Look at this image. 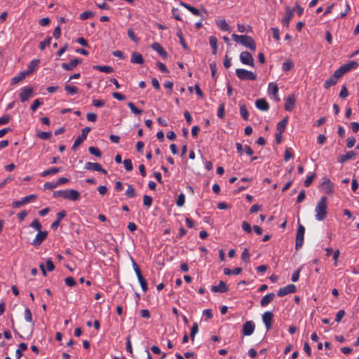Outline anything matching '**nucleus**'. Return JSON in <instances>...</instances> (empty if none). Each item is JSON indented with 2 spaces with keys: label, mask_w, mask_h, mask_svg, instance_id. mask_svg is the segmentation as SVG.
Wrapping results in <instances>:
<instances>
[{
  "label": "nucleus",
  "mask_w": 359,
  "mask_h": 359,
  "mask_svg": "<svg viewBox=\"0 0 359 359\" xmlns=\"http://www.w3.org/2000/svg\"><path fill=\"white\" fill-rule=\"evenodd\" d=\"M180 4L181 6H182L183 7L186 8L188 11H189L194 15L200 16L201 15L200 11L198 8H196L188 4L184 3L183 1H180Z\"/></svg>",
  "instance_id": "obj_27"
},
{
  "label": "nucleus",
  "mask_w": 359,
  "mask_h": 359,
  "mask_svg": "<svg viewBox=\"0 0 359 359\" xmlns=\"http://www.w3.org/2000/svg\"><path fill=\"white\" fill-rule=\"evenodd\" d=\"M51 39H52L50 36H48L44 41H41L39 43L40 50H43L46 48V46H48L50 44Z\"/></svg>",
  "instance_id": "obj_43"
},
{
  "label": "nucleus",
  "mask_w": 359,
  "mask_h": 359,
  "mask_svg": "<svg viewBox=\"0 0 359 359\" xmlns=\"http://www.w3.org/2000/svg\"><path fill=\"white\" fill-rule=\"evenodd\" d=\"M216 23L221 30L225 32L230 31V26L226 23L225 20H218L216 21Z\"/></svg>",
  "instance_id": "obj_31"
},
{
  "label": "nucleus",
  "mask_w": 359,
  "mask_h": 359,
  "mask_svg": "<svg viewBox=\"0 0 359 359\" xmlns=\"http://www.w3.org/2000/svg\"><path fill=\"white\" fill-rule=\"evenodd\" d=\"M93 68L94 69L98 70L102 72L107 73V74L113 73L114 71L112 67L107 66V65H104V66L94 65L93 67Z\"/></svg>",
  "instance_id": "obj_29"
},
{
  "label": "nucleus",
  "mask_w": 359,
  "mask_h": 359,
  "mask_svg": "<svg viewBox=\"0 0 359 359\" xmlns=\"http://www.w3.org/2000/svg\"><path fill=\"white\" fill-rule=\"evenodd\" d=\"M33 95L32 88H25L20 92L19 96L22 102H25L29 100Z\"/></svg>",
  "instance_id": "obj_16"
},
{
  "label": "nucleus",
  "mask_w": 359,
  "mask_h": 359,
  "mask_svg": "<svg viewBox=\"0 0 359 359\" xmlns=\"http://www.w3.org/2000/svg\"><path fill=\"white\" fill-rule=\"evenodd\" d=\"M245 39H243L241 44L249 48L251 50L255 51L256 49V43L254 39L248 35H244Z\"/></svg>",
  "instance_id": "obj_15"
},
{
  "label": "nucleus",
  "mask_w": 359,
  "mask_h": 359,
  "mask_svg": "<svg viewBox=\"0 0 359 359\" xmlns=\"http://www.w3.org/2000/svg\"><path fill=\"white\" fill-rule=\"evenodd\" d=\"M341 77V76L340 75V74L338 72L337 70H336L334 72L333 75L330 79H327L325 81L323 84L324 88L325 89H328L331 86H334Z\"/></svg>",
  "instance_id": "obj_7"
},
{
  "label": "nucleus",
  "mask_w": 359,
  "mask_h": 359,
  "mask_svg": "<svg viewBox=\"0 0 359 359\" xmlns=\"http://www.w3.org/2000/svg\"><path fill=\"white\" fill-rule=\"evenodd\" d=\"M293 13L291 8L289 6L286 7L285 13L282 19V22L287 27L289 26L290 22L292 18Z\"/></svg>",
  "instance_id": "obj_20"
},
{
  "label": "nucleus",
  "mask_w": 359,
  "mask_h": 359,
  "mask_svg": "<svg viewBox=\"0 0 359 359\" xmlns=\"http://www.w3.org/2000/svg\"><path fill=\"white\" fill-rule=\"evenodd\" d=\"M224 107H225V104L224 103H222L219 108H218V110H217V116L219 118H223L224 117Z\"/></svg>",
  "instance_id": "obj_53"
},
{
  "label": "nucleus",
  "mask_w": 359,
  "mask_h": 359,
  "mask_svg": "<svg viewBox=\"0 0 359 359\" xmlns=\"http://www.w3.org/2000/svg\"><path fill=\"white\" fill-rule=\"evenodd\" d=\"M94 16V13L90 11H85L80 15V19L82 20H87Z\"/></svg>",
  "instance_id": "obj_44"
},
{
  "label": "nucleus",
  "mask_w": 359,
  "mask_h": 359,
  "mask_svg": "<svg viewBox=\"0 0 359 359\" xmlns=\"http://www.w3.org/2000/svg\"><path fill=\"white\" fill-rule=\"evenodd\" d=\"M210 290L212 292H227L229 290L228 287L223 280H220L217 285H212Z\"/></svg>",
  "instance_id": "obj_17"
},
{
  "label": "nucleus",
  "mask_w": 359,
  "mask_h": 359,
  "mask_svg": "<svg viewBox=\"0 0 359 359\" xmlns=\"http://www.w3.org/2000/svg\"><path fill=\"white\" fill-rule=\"evenodd\" d=\"M65 284L69 287H73L74 286L76 283L75 281V280L74 279V278L69 276V277H67L65 279Z\"/></svg>",
  "instance_id": "obj_59"
},
{
  "label": "nucleus",
  "mask_w": 359,
  "mask_h": 359,
  "mask_svg": "<svg viewBox=\"0 0 359 359\" xmlns=\"http://www.w3.org/2000/svg\"><path fill=\"white\" fill-rule=\"evenodd\" d=\"M52 136V133L50 132H39L37 133V137L42 140H48Z\"/></svg>",
  "instance_id": "obj_45"
},
{
  "label": "nucleus",
  "mask_w": 359,
  "mask_h": 359,
  "mask_svg": "<svg viewBox=\"0 0 359 359\" xmlns=\"http://www.w3.org/2000/svg\"><path fill=\"white\" fill-rule=\"evenodd\" d=\"M287 122H288V117L286 116L277 123L276 130L280 133H283L285 131V129Z\"/></svg>",
  "instance_id": "obj_30"
},
{
  "label": "nucleus",
  "mask_w": 359,
  "mask_h": 359,
  "mask_svg": "<svg viewBox=\"0 0 359 359\" xmlns=\"http://www.w3.org/2000/svg\"><path fill=\"white\" fill-rule=\"evenodd\" d=\"M355 143V138L353 136L348 137L346 140V147L348 148H351L354 146Z\"/></svg>",
  "instance_id": "obj_60"
},
{
  "label": "nucleus",
  "mask_w": 359,
  "mask_h": 359,
  "mask_svg": "<svg viewBox=\"0 0 359 359\" xmlns=\"http://www.w3.org/2000/svg\"><path fill=\"white\" fill-rule=\"evenodd\" d=\"M356 155H357V154L355 151H349L346 152L345 154L340 155L338 157L337 160H338V162H339L341 163H344L346 161L355 157Z\"/></svg>",
  "instance_id": "obj_19"
},
{
  "label": "nucleus",
  "mask_w": 359,
  "mask_h": 359,
  "mask_svg": "<svg viewBox=\"0 0 359 359\" xmlns=\"http://www.w3.org/2000/svg\"><path fill=\"white\" fill-rule=\"evenodd\" d=\"M126 195L128 198H133L136 196L135 190L131 184L127 185Z\"/></svg>",
  "instance_id": "obj_38"
},
{
  "label": "nucleus",
  "mask_w": 359,
  "mask_h": 359,
  "mask_svg": "<svg viewBox=\"0 0 359 359\" xmlns=\"http://www.w3.org/2000/svg\"><path fill=\"white\" fill-rule=\"evenodd\" d=\"M198 332V325L197 323H194L192 325L190 332V338L192 341L195 339V335Z\"/></svg>",
  "instance_id": "obj_40"
},
{
  "label": "nucleus",
  "mask_w": 359,
  "mask_h": 359,
  "mask_svg": "<svg viewBox=\"0 0 359 359\" xmlns=\"http://www.w3.org/2000/svg\"><path fill=\"white\" fill-rule=\"evenodd\" d=\"M296 99L294 95L288 96L285 100V109L287 111H291L295 105Z\"/></svg>",
  "instance_id": "obj_18"
},
{
  "label": "nucleus",
  "mask_w": 359,
  "mask_h": 359,
  "mask_svg": "<svg viewBox=\"0 0 359 359\" xmlns=\"http://www.w3.org/2000/svg\"><path fill=\"white\" fill-rule=\"evenodd\" d=\"M88 151L92 155L96 157L100 158L102 156V152L97 147H90Z\"/></svg>",
  "instance_id": "obj_42"
},
{
  "label": "nucleus",
  "mask_w": 359,
  "mask_h": 359,
  "mask_svg": "<svg viewBox=\"0 0 359 359\" xmlns=\"http://www.w3.org/2000/svg\"><path fill=\"white\" fill-rule=\"evenodd\" d=\"M348 95V91L346 87V86H342L341 91L339 93V97L342 99L346 98Z\"/></svg>",
  "instance_id": "obj_57"
},
{
  "label": "nucleus",
  "mask_w": 359,
  "mask_h": 359,
  "mask_svg": "<svg viewBox=\"0 0 359 359\" xmlns=\"http://www.w3.org/2000/svg\"><path fill=\"white\" fill-rule=\"evenodd\" d=\"M209 42L212 48L217 47V39L215 36H210Z\"/></svg>",
  "instance_id": "obj_64"
},
{
  "label": "nucleus",
  "mask_w": 359,
  "mask_h": 359,
  "mask_svg": "<svg viewBox=\"0 0 359 359\" xmlns=\"http://www.w3.org/2000/svg\"><path fill=\"white\" fill-rule=\"evenodd\" d=\"M315 211L316 212V218L318 221L325 219L327 215V197L323 196L318 201Z\"/></svg>",
  "instance_id": "obj_1"
},
{
  "label": "nucleus",
  "mask_w": 359,
  "mask_h": 359,
  "mask_svg": "<svg viewBox=\"0 0 359 359\" xmlns=\"http://www.w3.org/2000/svg\"><path fill=\"white\" fill-rule=\"evenodd\" d=\"M240 60L243 65L255 67V62L252 55L248 51H243L240 54Z\"/></svg>",
  "instance_id": "obj_5"
},
{
  "label": "nucleus",
  "mask_w": 359,
  "mask_h": 359,
  "mask_svg": "<svg viewBox=\"0 0 359 359\" xmlns=\"http://www.w3.org/2000/svg\"><path fill=\"white\" fill-rule=\"evenodd\" d=\"M242 271V268L241 267H236L233 270H231L229 268H224V273L226 276H230V275H238L240 274Z\"/></svg>",
  "instance_id": "obj_33"
},
{
  "label": "nucleus",
  "mask_w": 359,
  "mask_h": 359,
  "mask_svg": "<svg viewBox=\"0 0 359 359\" xmlns=\"http://www.w3.org/2000/svg\"><path fill=\"white\" fill-rule=\"evenodd\" d=\"M48 232L46 231H39L35 238L31 244L34 246H39L47 238Z\"/></svg>",
  "instance_id": "obj_8"
},
{
  "label": "nucleus",
  "mask_w": 359,
  "mask_h": 359,
  "mask_svg": "<svg viewBox=\"0 0 359 359\" xmlns=\"http://www.w3.org/2000/svg\"><path fill=\"white\" fill-rule=\"evenodd\" d=\"M43 104V102L39 100V99H36L35 100L33 103L32 104L31 107H30V109L34 111L36 110V109L40 107L41 104Z\"/></svg>",
  "instance_id": "obj_55"
},
{
  "label": "nucleus",
  "mask_w": 359,
  "mask_h": 359,
  "mask_svg": "<svg viewBox=\"0 0 359 359\" xmlns=\"http://www.w3.org/2000/svg\"><path fill=\"white\" fill-rule=\"evenodd\" d=\"M29 76L26 71L21 72L18 75L14 76L11 80V85H15Z\"/></svg>",
  "instance_id": "obj_28"
},
{
  "label": "nucleus",
  "mask_w": 359,
  "mask_h": 359,
  "mask_svg": "<svg viewBox=\"0 0 359 359\" xmlns=\"http://www.w3.org/2000/svg\"><path fill=\"white\" fill-rule=\"evenodd\" d=\"M40 61L38 59L32 60L27 66V70H25L29 75L32 74L37 68Z\"/></svg>",
  "instance_id": "obj_26"
},
{
  "label": "nucleus",
  "mask_w": 359,
  "mask_h": 359,
  "mask_svg": "<svg viewBox=\"0 0 359 359\" xmlns=\"http://www.w3.org/2000/svg\"><path fill=\"white\" fill-rule=\"evenodd\" d=\"M358 63L356 61H351L347 64H345L341 66L338 69V72L340 74L341 76H343L348 71L355 69L358 67Z\"/></svg>",
  "instance_id": "obj_6"
},
{
  "label": "nucleus",
  "mask_w": 359,
  "mask_h": 359,
  "mask_svg": "<svg viewBox=\"0 0 359 359\" xmlns=\"http://www.w3.org/2000/svg\"><path fill=\"white\" fill-rule=\"evenodd\" d=\"M255 328V325L252 321H247L243 325L242 333L245 336L251 335L254 332Z\"/></svg>",
  "instance_id": "obj_11"
},
{
  "label": "nucleus",
  "mask_w": 359,
  "mask_h": 359,
  "mask_svg": "<svg viewBox=\"0 0 359 359\" xmlns=\"http://www.w3.org/2000/svg\"><path fill=\"white\" fill-rule=\"evenodd\" d=\"M65 90L68 94L70 95H74L79 92V88L77 87L70 85H65Z\"/></svg>",
  "instance_id": "obj_39"
},
{
  "label": "nucleus",
  "mask_w": 359,
  "mask_h": 359,
  "mask_svg": "<svg viewBox=\"0 0 359 359\" xmlns=\"http://www.w3.org/2000/svg\"><path fill=\"white\" fill-rule=\"evenodd\" d=\"M60 171V168H56V167H53V168H50L46 170H44L41 174V177H46L47 175H54L55 173H57Z\"/></svg>",
  "instance_id": "obj_34"
},
{
  "label": "nucleus",
  "mask_w": 359,
  "mask_h": 359,
  "mask_svg": "<svg viewBox=\"0 0 359 359\" xmlns=\"http://www.w3.org/2000/svg\"><path fill=\"white\" fill-rule=\"evenodd\" d=\"M242 229L247 233H250L252 232L250 224L245 221L242 222Z\"/></svg>",
  "instance_id": "obj_61"
},
{
  "label": "nucleus",
  "mask_w": 359,
  "mask_h": 359,
  "mask_svg": "<svg viewBox=\"0 0 359 359\" xmlns=\"http://www.w3.org/2000/svg\"><path fill=\"white\" fill-rule=\"evenodd\" d=\"M85 169L88 170H94L100 172L104 175L107 174V171L104 169L102 165L98 163H92V162H87L85 164Z\"/></svg>",
  "instance_id": "obj_9"
},
{
  "label": "nucleus",
  "mask_w": 359,
  "mask_h": 359,
  "mask_svg": "<svg viewBox=\"0 0 359 359\" xmlns=\"http://www.w3.org/2000/svg\"><path fill=\"white\" fill-rule=\"evenodd\" d=\"M275 298V294L274 293H269L264 297H262V299L260 301V305L262 307L266 306L269 303H271Z\"/></svg>",
  "instance_id": "obj_24"
},
{
  "label": "nucleus",
  "mask_w": 359,
  "mask_h": 359,
  "mask_svg": "<svg viewBox=\"0 0 359 359\" xmlns=\"http://www.w3.org/2000/svg\"><path fill=\"white\" fill-rule=\"evenodd\" d=\"M296 290V286L293 284H290L284 287L280 288L277 292V295L278 297H283L288 294L294 293Z\"/></svg>",
  "instance_id": "obj_10"
},
{
  "label": "nucleus",
  "mask_w": 359,
  "mask_h": 359,
  "mask_svg": "<svg viewBox=\"0 0 359 359\" xmlns=\"http://www.w3.org/2000/svg\"><path fill=\"white\" fill-rule=\"evenodd\" d=\"M144 58L142 55L137 52H133L131 55L130 62L138 65L144 64Z\"/></svg>",
  "instance_id": "obj_23"
},
{
  "label": "nucleus",
  "mask_w": 359,
  "mask_h": 359,
  "mask_svg": "<svg viewBox=\"0 0 359 359\" xmlns=\"http://www.w3.org/2000/svg\"><path fill=\"white\" fill-rule=\"evenodd\" d=\"M316 176V173H313L311 175L308 176L304 181V186L306 187H309L314 180Z\"/></svg>",
  "instance_id": "obj_47"
},
{
  "label": "nucleus",
  "mask_w": 359,
  "mask_h": 359,
  "mask_svg": "<svg viewBox=\"0 0 359 359\" xmlns=\"http://www.w3.org/2000/svg\"><path fill=\"white\" fill-rule=\"evenodd\" d=\"M322 189L327 194H332L333 193V184L327 177L323 178V182L321 184Z\"/></svg>",
  "instance_id": "obj_14"
},
{
  "label": "nucleus",
  "mask_w": 359,
  "mask_h": 359,
  "mask_svg": "<svg viewBox=\"0 0 359 359\" xmlns=\"http://www.w3.org/2000/svg\"><path fill=\"white\" fill-rule=\"evenodd\" d=\"M240 113L244 120L247 121L248 119L249 113L244 104H240Z\"/></svg>",
  "instance_id": "obj_37"
},
{
  "label": "nucleus",
  "mask_w": 359,
  "mask_h": 359,
  "mask_svg": "<svg viewBox=\"0 0 359 359\" xmlns=\"http://www.w3.org/2000/svg\"><path fill=\"white\" fill-rule=\"evenodd\" d=\"M241 259L242 260L245 262L248 263L250 261V253L247 248H245L244 250L242 252L241 255Z\"/></svg>",
  "instance_id": "obj_46"
},
{
  "label": "nucleus",
  "mask_w": 359,
  "mask_h": 359,
  "mask_svg": "<svg viewBox=\"0 0 359 359\" xmlns=\"http://www.w3.org/2000/svg\"><path fill=\"white\" fill-rule=\"evenodd\" d=\"M294 67V63L292 60H287L286 62L283 63L282 69L284 72H288L292 69Z\"/></svg>",
  "instance_id": "obj_35"
},
{
  "label": "nucleus",
  "mask_w": 359,
  "mask_h": 359,
  "mask_svg": "<svg viewBox=\"0 0 359 359\" xmlns=\"http://www.w3.org/2000/svg\"><path fill=\"white\" fill-rule=\"evenodd\" d=\"M138 281L140 284V286L144 292H147L148 290L147 283L145 278L143 277L142 273H139L137 275Z\"/></svg>",
  "instance_id": "obj_32"
},
{
  "label": "nucleus",
  "mask_w": 359,
  "mask_h": 359,
  "mask_svg": "<svg viewBox=\"0 0 359 359\" xmlns=\"http://www.w3.org/2000/svg\"><path fill=\"white\" fill-rule=\"evenodd\" d=\"M177 36L180 39V42L182 45V46L183 47V48L184 50H188L189 48H188V46L187 44L186 43L185 41H184V39L183 37V34H182V32L181 31L180 29H179L177 32Z\"/></svg>",
  "instance_id": "obj_36"
},
{
  "label": "nucleus",
  "mask_w": 359,
  "mask_h": 359,
  "mask_svg": "<svg viewBox=\"0 0 359 359\" xmlns=\"http://www.w3.org/2000/svg\"><path fill=\"white\" fill-rule=\"evenodd\" d=\"M273 318V315L271 311H266L262 315V320L267 330H269L271 328Z\"/></svg>",
  "instance_id": "obj_12"
},
{
  "label": "nucleus",
  "mask_w": 359,
  "mask_h": 359,
  "mask_svg": "<svg viewBox=\"0 0 359 359\" xmlns=\"http://www.w3.org/2000/svg\"><path fill=\"white\" fill-rule=\"evenodd\" d=\"M236 75L242 81H255L257 79V75L254 72L244 69H236Z\"/></svg>",
  "instance_id": "obj_3"
},
{
  "label": "nucleus",
  "mask_w": 359,
  "mask_h": 359,
  "mask_svg": "<svg viewBox=\"0 0 359 359\" xmlns=\"http://www.w3.org/2000/svg\"><path fill=\"white\" fill-rule=\"evenodd\" d=\"M123 164H124V167H125V169L127 170V171H131L133 170V163H132V161L130 159L128 158V159H125L123 161Z\"/></svg>",
  "instance_id": "obj_54"
},
{
  "label": "nucleus",
  "mask_w": 359,
  "mask_h": 359,
  "mask_svg": "<svg viewBox=\"0 0 359 359\" xmlns=\"http://www.w3.org/2000/svg\"><path fill=\"white\" fill-rule=\"evenodd\" d=\"M152 198L150 196L144 195L143 197V204L146 207H150L152 204Z\"/></svg>",
  "instance_id": "obj_48"
},
{
  "label": "nucleus",
  "mask_w": 359,
  "mask_h": 359,
  "mask_svg": "<svg viewBox=\"0 0 359 359\" xmlns=\"http://www.w3.org/2000/svg\"><path fill=\"white\" fill-rule=\"evenodd\" d=\"M278 85L273 82L270 83L269 84V88H268L269 95H273V96H275L276 100L278 102L280 100V98L278 97Z\"/></svg>",
  "instance_id": "obj_21"
},
{
  "label": "nucleus",
  "mask_w": 359,
  "mask_h": 359,
  "mask_svg": "<svg viewBox=\"0 0 359 359\" xmlns=\"http://www.w3.org/2000/svg\"><path fill=\"white\" fill-rule=\"evenodd\" d=\"M128 36L135 43H137L139 41V39L135 36L134 31L132 28L128 29Z\"/></svg>",
  "instance_id": "obj_49"
},
{
  "label": "nucleus",
  "mask_w": 359,
  "mask_h": 359,
  "mask_svg": "<svg viewBox=\"0 0 359 359\" xmlns=\"http://www.w3.org/2000/svg\"><path fill=\"white\" fill-rule=\"evenodd\" d=\"M210 68L211 70L212 76L214 79H216L217 78V65H216V63L215 62L210 63Z\"/></svg>",
  "instance_id": "obj_56"
},
{
  "label": "nucleus",
  "mask_w": 359,
  "mask_h": 359,
  "mask_svg": "<svg viewBox=\"0 0 359 359\" xmlns=\"http://www.w3.org/2000/svg\"><path fill=\"white\" fill-rule=\"evenodd\" d=\"M156 65H157V67H158V69H160V71L161 72H163V73H168L169 72V70L168 69V68L166 67V66L163 63H162L161 62H158L156 63Z\"/></svg>",
  "instance_id": "obj_62"
},
{
  "label": "nucleus",
  "mask_w": 359,
  "mask_h": 359,
  "mask_svg": "<svg viewBox=\"0 0 359 359\" xmlns=\"http://www.w3.org/2000/svg\"><path fill=\"white\" fill-rule=\"evenodd\" d=\"M81 62L82 60L77 57L70 60L69 63H62L61 67L66 71H71L73 70L79 64L81 63Z\"/></svg>",
  "instance_id": "obj_13"
},
{
  "label": "nucleus",
  "mask_w": 359,
  "mask_h": 359,
  "mask_svg": "<svg viewBox=\"0 0 359 359\" xmlns=\"http://www.w3.org/2000/svg\"><path fill=\"white\" fill-rule=\"evenodd\" d=\"M25 318L27 322L32 323V316L29 309L26 308L25 310Z\"/></svg>",
  "instance_id": "obj_58"
},
{
  "label": "nucleus",
  "mask_w": 359,
  "mask_h": 359,
  "mask_svg": "<svg viewBox=\"0 0 359 359\" xmlns=\"http://www.w3.org/2000/svg\"><path fill=\"white\" fill-rule=\"evenodd\" d=\"M255 105L257 108L262 111H267L269 109V103L264 98L257 100L255 102Z\"/></svg>",
  "instance_id": "obj_22"
},
{
  "label": "nucleus",
  "mask_w": 359,
  "mask_h": 359,
  "mask_svg": "<svg viewBox=\"0 0 359 359\" xmlns=\"http://www.w3.org/2000/svg\"><path fill=\"white\" fill-rule=\"evenodd\" d=\"M185 203V196L184 194H180L177 199L176 204L177 206L181 207Z\"/></svg>",
  "instance_id": "obj_52"
},
{
  "label": "nucleus",
  "mask_w": 359,
  "mask_h": 359,
  "mask_svg": "<svg viewBox=\"0 0 359 359\" xmlns=\"http://www.w3.org/2000/svg\"><path fill=\"white\" fill-rule=\"evenodd\" d=\"M304 232L305 228L302 224H299L295 239L296 250L299 249L303 245Z\"/></svg>",
  "instance_id": "obj_4"
},
{
  "label": "nucleus",
  "mask_w": 359,
  "mask_h": 359,
  "mask_svg": "<svg viewBox=\"0 0 359 359\" xmlns=\"http://www.w3.org/2000/svg\"><path fill=\"white\" fill-rule=\"evenodd\" d=\"M151 47L154 50H155L162 57L166 58L168 57L167 52L164 50V48L161 46V45L158 43H154L151 45Z\"/></svg>",
  "instance_id": "obj_25"
},
{
  "label": "nucleus",
  "mask_w": 359,
  "mask_h": 359,
  "mask_svg": "<svg viewBox=\"0 0 359 359\" xmlns=\"http://www.w3.org/2000/svg\"><path fill=\"white\" fill-rule=\"evenodd\" d=\"M86 139L84 137H82V136L79 135L75 140L72 149L76 150L77 147L85 140Z\"/></svg>",
  "instance_id": "obj_50"
},
{
  "label": "nucleus",
  "mask_w": 359,
  "mask_h": 359,
  "mask_svg": "<svg viewBox=\"0 0 359 359\" xmlns=\"http://www.w3.org/2000/svg\"><path fill=\"white\" fill-rule=\"evenodd\" d=\"M53 196L55 198L61 197L62 198L69 199L73 201H78L81 198L80 193L75 189L54 191Z\"/></svg>",
  "instance_id": "obj_2"
},
{
  "label": "nucleus",
  "mask_w": 359,
  "mask_h": 359,
  "mask_svg": "<svg viewBox=\"0 0 359 359\" xmlns=\"http://www.w3.org/2000/svg\"><path fill=\"white\" fill-rule=\"evenodd\" d=\"M128 107L130 109L131 111L136 115H140L142 113V110L137 108L134 103L129 102H128Z\"/></svg>",
  "instance_id": "obj_41"
},
{
  "label": "nucleus",
  "mask_w": 359,
  "mask_h": 359,
  "mask_svg": "<svg viewBox=\"0 0 359 359\" xmlns=\"http://www.w3.org/2000/svg\"><path fill=\"white\" fill-rule=\"evenodd\" d=\"M112 96L113 97H114L115 99L118 100H120V101H122V100H126V96L120 93H118V92H114L112 93Z\"/></svg>",
  "instance_id": "obj_63"
},
{
  "label": "nucleus",
  "mask_w": 359,
  "mask_h": 359,
  "mask_svg": "<svg viewBox=\"0 0 359 359\" xmlns=\"http://www.w3.org/2000/svg\"><path fill=\"white\" fill-rule=\"evenodd\" d=\"M30 226L35 229L36 230L41 231V224L39 222V221L37 219H34L33 222L30 224Z\"/></svg>",
  "instance_id": "obj_51"
}]
</instances>
